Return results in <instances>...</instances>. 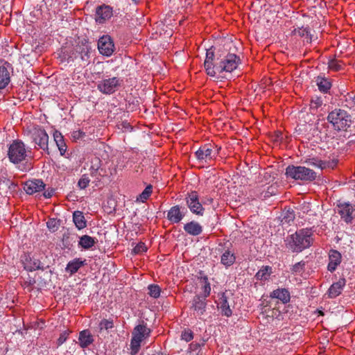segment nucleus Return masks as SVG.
Listing matches in <instances>:
<instances>
[{
    "label": "nucleus",
    "mask_w": 355,
    "mask_h": 355,
    "mask_svg": "<svg viewBox=\"0 0 355 355\" xmlns=\"http://www.w3.org/2000/svg\"><path fill=\"white\" fill-rule=\"evenodd\" d=\"M286 246L292 252H300L309 248L313 242L310 229H302L288 236Z\"/></svg>",
    "instance_id": "obj_1"
},
{
    "label": "nucleus",
    "mask_w": 355,
    "mask_h": 355,
    "mask_svg": "<svg viewBox=\"0 0 355 355\" xmlns=\"http://www.w3.org/2000/svg\"><path fill=\"white\" fill-rule=\"evenodd\" d=\"M327 121L336 131H348L352 124V116L345 110L334 109L328 114Z\"/></svg>",
    "instance_id": "obj_2"
},
{
    "label": "nucleus",
    "mask_w": 355,
    "mask_h": 355,
    "mask_svg": "<svg viewBox=\"0 0 355 355\" xmlns=\"http://www.w3.org/2000/svg\"><path fill=\"white\" fill-rule=\"evenodd\" d=\"M285 175L287 178L303 182H311L317 178L316 172L303 166L289 165L286 168Z\"/></svg>",
    "instance_id": "obj_3"
},
{
    "label": "nucleus",
    "mask_w": 355,
    "mask_h": 355,
    "mask_svg": "<svg viewBox=\"0 0 355 355\" xmlns=\"http://www.w3.org/2000/svg\"><path fill=\"white\" fill-rule=\"evenodd\" d=\"M150 333V329L147 327L146 323L144 321L133 329L130 342L131 355H136L139 352L141 342L148 338Z\"/></svg>",
    "instance_id": "obj_4"
},
{
    "label": "nucleus",
    "mask_w": 355,
    "mask_h": 355,
    "mask_svg": "<svg viewBox=\"0 0 355 355\" xmlns=\"http://www.w3.org/2000/svg\"><path fill=\"white\" fill-rule=\"evenodd\" d=\"M220 53L219 51L215 53L213 47L207 50L206 58L204 62V67L207 74L211 77H215L218 74H221V70L218 67H221Z\"/></svg>",
    "instance_id": "obj_5"
},
{
    "label": "nucleus",
    "mask_w": 355,
    "mask_h": 355,
    "mask_svg": "<svg viewBox=\"0 0 355 355\" xmlns=\"http://www.w3.org/2000/svg\"><path fill=\"white\" fill-rule=\"evenodd\" d=\"M8 157L10 162L17 164L26 159L27 151L24 142L19 139L13 140L8 150Z\"/></svg>",
    "instance_id": "obj_6"
},
{
    "label": "nucleus",
    "mask_w": 355,
    "mask_h": 355,
    "mask_svg": "<svg viewBox=\"0 0 355 355\" xmlns=\"http://www.w3.org/2000/svg\"><path fill=\"white\" fill-rule=\"evenodd\" d=\"M221 60V68L218 67V69L221 70V73H231L236 69H237L239 64L241 63L240 58L235 53H220Z\"/></svg>",
    "instance_id": "obj_7"
},
{
    "label": "nucleus",
    "mask_w": 355,
    "mask_h": 355,
    "mask_svg": "<svg viewBox=\"0 0 355 355\" xmlns=\"http://www.w3.org/2000/svg\"><path fill=\"white\" fill-rule=\"evenodd\" d=\"M122 82V80L116 77L105 78L98 83L97 88L103 94H111L118 90Z\"/></svg>",
    "instance_id": "obj_8"
},
{
    "label": "nucleus",
    "mask_w": 355,
    "mask_h": 355,
    "mask_svg": "<svg viewBox=\"0 0 355 355\" xmlns=\"http://www.w3.org/2000/svg\"><path fill=\"white\" fill-rule=\"evenodd\" d=\"M218 152L214 153L213 146L210 144H205L199 148L195 153V155L200 164H209L216 158Z\"/></svg>",
    "instance_id": "obj_9"
},
{
    "label": "nucleus",
    "mask_w": 355,
    "mask_h": 355,
    "mask_svg": "<svg viewBox=\"0 0 355 355\" xmlns=\"http://www.w3.org/2000/svg\"><path fill=\"white\" fill-rule=\"evenodd\" d=\"M185 200L187 207L193 214L199 216L203 215L205 209L199 201V196L197 191H193L188 193Z\"/></svg>",
    "instance_id": "obj_10"
},
{
    "label": "nucleus",
    "mask_w": 355,
    "mask_h": 355,
    "mask_svg": "<svg viewBox=\"0 0 355 355\" xmlns=\"http://www.w3.org/2000/svg\"><path fill=\"white\" fill-rule=\"evenodd\" d=\"M32 139L35 144L38 146V148L42 149L49 153V135L44 129L38 128L35 129L32 133ZM35 148H37L35 146Z\"/></svg>",
    "instance_id": "obj_11"
},
{
    "label": "nucleus",
    "mask_w": 355,
    "mask_h": 355,
    "mask_svg": "<svg viewBox=\"0 0 355 355\" xmlns=\"http://www.w3.org/2000/svg\"><path fill=\"white\" fill-rule=\"evenodd\" d=\"M98 49L101 54L110 56L114 51V44L110 35H105L101 37L98 41Z\"/></svg>",
    "instance_id": "obj_12"
},
{
    "label": "nucleus",
    "mask_w": 355,
    "mask_h": 355,
    "mask_svg": "<svg viewBox=\"0 0 355 355\" xmlns=\"http://www.w3.org/2000/svg\"><path fill=\"white\" fill-rule=\"evenodd\" d=\"M336 207L340 218L347 224L352 223L354 220L352 214L355 210L353 206L349 202H340Z\"/></svg>",
    "instance_id": "obj_13"
},
{
    "label": "nucleus",
    "mask_w": 355,
    "mask_h": 355,
    "mask_svg": "<svg viewBox=\"0 0 355 355\" xmlns=\"http://www.w3.org/2000/svg\"><path fill=\"white\" fill-rule=\"evenodd\" d=\"M191 309L196 317L204 315L207 309V297L200 295H195L191 301Z\"/></svg>",
    "instance_id": "obj_14"
},
{
    "label": "nucleus",
    "mask_w": 355,
    "mask_h": 355,
    "mask_svg": "<svg viewBox=\"0 0 355 355\" xmlns=\"http://www.w3.org/2000/svg\"><path fill=\"white\" fill-rule=\"evenodd\" d=\"M187 209L180 205L173 206L167 213V219L173 224L179 223L185 216Z\"/></svg>",
    "instance_id": "obj_15"
},
{
    "label": "nucleus",
    "mask_w": 355,
    "mask_h": 355,
    "mask_svg": "<svg viewBox=\"0 0 355 355\" xmlns=\"http://www.w3.org/2000/svg\"><path fill=\"white\" fill-rule=\"evenodd\" d=\"M45 184L42 180L34 179L28 180L24 183V189L27 194L32 195L35 193L43 191L45 189Z\"/></svg>",
    "instance_id": "obj_16"
},
{
    "label": "nucleus",
    "mask_w": 355,
    "mask_h": 355,
    "mask_svg": "<svg viewBox=\"0 0 355 355\" xmlns=\"http://www.w3.org/2000/svg\"><path fill=\"white\" fill-rule=\"evenodd\" d=\"M308 165H311L318 168H320V169H326V168H334L337 165V160H329V161H323L318 157H312L307 159L304 162Z\"/></svg>",
    "instance_id": "obj_17"
},
{
    "label": "nucleus",
    "mask_w": 355,
    "mask_h": 355,
    "mask_svg": "<svg viewBox=\"0 0 355 355\" xmlns=\"http://www.w3.org/2000/svg\"><path fill=\"white\" fill-rule=\"evenodd\" d=\"M13 68L8 62H5L3 65L0 66V89L6 88L10 82V70L12 71Z\"/></svg>",
    "instance_id": "obj_18"
},
{
    "label": "nucleus",
    "mask_w": 355,
    "mask_h": 355,
    "mask_svg": "<svg viewBox=\"0 0 355 355\" xmlns=\"http://www.w3.org/2000/svg\"><path fill=\"white\" fill-rule=\"evenodd\" d=\"M112 16V8L106 5L99 6L96 9V21L99 24L104 23Z\"/></svg>",
    "instance_id": "obj_19"
},
{
    "label": "nucleus",
    "mask_w": 355,
    "mask_h": 355,
    "mask_svg": "<svg viewBox=\"0 0 355 355\" xmlns=\"http://www.w3.org/2000/svg\"><path fill=\"white\" fill-rule=\"evenodd\" d=\"M22 261L24 268L28 271H34L37 270H44L45 269L38 259L31 257L29 255L25 254Z\"/></svg>",
    "instance_id": "obj_20"
},
{
    "label": "nucleus",
    "mask_w": 355,
    "mask_h": 355,
    "mask_svg": "<svg viewBox=\"0 0 355 355\" xmlns=\"http://www.w3.org/2000/svg\"><path fill=\"white\" fill-rule=\"evenodd\" d=\"M228 300L229 297L225 292L219 294L218 308L220 309L223 315L229 318L232 315V311Z\"/></svg>",
    "instance_id": "obj_21"
},
{
    "label": "nucleus",
    "mask_w": 355,
    "mask_h": 355,
    "mask_svg": "<svg viewBox=\"0 0 355 355\" xmlns=\"http://www.w3.org/2000/svg\"><path fill=\"white\" fill-rule=\"evenodd\" d=\"M342 255L341 254L336 250H330L329 252V263L327 266V269L331 272H333L336 270V268L341 263Z\"/></svg>",
    "instance_id": "obj_22"
},
{
    "label": "nucleus",
    "mask_w": 355,
    "mask_h": 355,
    "mask_svg": "<svg viewBox=\"0 0 355 355\" xmlns=\"http://www.w3.org/2000/svg\"><path fill=\"white\" fill-rule=\"evenodd\" d=\"M346 284L345 278H340L337 282L334 283L329 288L327 295L329 298H335L341 294L344 286Z\"/></svg>",
    "instance_id": "obj_23"
},
{
    "label": "nucleus",
    "mask_w": 355,
    "mask_h": 355,
    "mask_svg": "<svg viewBox=\"0 0 355 355\" xmlns=\"http://www.w3.org/2000/svg\"><path fill=\"white\" fill-rule=\"evenodd\" d=\"M270 297L272 299H278L283 304H287L290 302L291 295L288 289L284 288H278L270 293Z\"/></svg>",
    "instance_id": "obj_24"
},
{
    "label": "nucleus",
    "mask_w": 355,
    "mask_h": 355,
    "mask_svg": "<svg viewBox=\"0 0 355 355\" xmlns=\"http://www.w3.org/2000/svg\"><path fill=\"white\" fill-rule=\"evenodd\" d=\"M184 230L191 236H198L202 232V227L195 220L190 221L184 225Z\"/></svg>",
    "instance_id": "obj_25"
},
{
    "label": "nucleus",
    "mask_w": 355,
    "mask_h": 355,
    "mask_svg": "<svg viewBox=\"0 0 355 355\" xmlns=\"http://www.w3.org/2000/svg\"><path fill=\"white\" fill-rule=\"evenodd\" d=\"M79 345L82 348H86L94 342L93 336L88 329L83 330L79 334Z\"/></svg>",
    "instance_id": "obj_26"
},
{
    "label": "nucleus",
    "mask_w": 355,
    "mask_h": 355,
    "mask_svg": "<svg viewBox=\"0 0 355 355\" xmlns=\"http://www.w3.org/2000/svg\"><path fill=\"white\" fill-rule=\"evenodd\" d=\"M86 260H81L79 258L74 259L69 261L66 267V271L69 272L71 275L75 274L80 269V267L85 264Z\"/></svg>",
    "instance_id": "obj_27"
},
{
    "label": "nucleus",
    "mask_w": 355,
    "mask_h": 355,
    "mask_svg": "<svg viewBox=\"0 0 355 355\" xmlns=\"http://www.w3.org/2000/svg\"><path fill=\"white\" fill-rule=\"evenodd\" d=\"M315 82L318 89L322 93H328L332 86L331 82L325 77L318 76Z\"/></svg>",
    "instance_id": "obj_28"
},
{
    "label": "nucleus",
    "mask_w": 355,
    "mask_h": 355,
    "mask_svg": "<svg viewBox=\"0 0 355 355\" xmlns=\"http://www.w3.org/2000/svg\"><path fill=\"white\" fill-rule=\"evenodd\" d=\"M53 139L60 150V155H64L67 151V146L60 132L55 130Z\"/></svg>",
    "instance_id": "obj_29"
},
{
    "label": "nucleus",
    "mask_w": 355,
    "mask_h": 355,
    "mask_svg": "<svg viewBox=\"0 0 355 355\" xmlns=\"http://www.w3.org/2000/svg\"><path fill=\"white\" fill-rule=\"evenodd\" d=\"M236 261V256L233 252L230 250H226L222 254L220 257V262L225 266H232Z\"/></svg>",
    "instance_id": "obj_30"
},
{
    "label": "nucleus",
    "mask_w": 355,
    "mask_h": 355,
    "mask_svg": "<svg viewBox=\"0 0 355 355\" xmlns=\"http://www.w3.org/2000/svg\"><path fill=\"white\" fill-rule=\"evenodd\" d=\"M272 273V268L269 266H263L256 273L255 278L259 281H266L270 278V275Z\"/></svg>",
    "instance_id": "obj_31"
},
{
    "label": "nucleus",
    "mask_w": 355,
    "mask_h": 355,
    "mask_svg": "<svg viewBox=\"0 0 355 355\" xmlns=\"http://www.w3.org/2000/svg\"><path fill=\"white\" fill-rule=\"evenodd\" d=\"M73 220L76 227L78 230L85 228L87 225V221L83 216V213L80 211H76L73 214Z\"/></svg>",
    "instance_id": "obj_32"
},
{
    "label": "nucleus",
    "mask_w": 355,
    "mask_h": 355,
    "mask_svg": "<svg viewBox=\"0 0 355 355\" xmlns=\"http://www.w3.org/2000/svg\"><path fill=\"white\" fill-rule=\"evenodd\" d=\"M76 51L80 54V59L84 63L89 62L90 48L88 46H79L76 49Z\"/></svg>",
    "instance_id": "obj_33"
},
{
    "label": "nucleus",
    "mask_w": 355,
    "mask_h": 355,
    "mask_svg": "<svg viewBox=\"0 0 355 355\" xmlns=\"http://www.w3.org/2000/svg\"><path fill=\"white\" fill-rule=\"evenodd\" d=\"M96 243V240L88 235H83L80 238L79 245L85 250H88L93 247Z\"/></svg>",
    "instance_id": "obj_34"
},
{
    "label": "nucleus",
    "mask_w": 355,
    "mask_h": 355,
    "mask_svg": "<svg viewBox=\"0 0 355 355\" xmlns=\"http://www.w3.org/2000/svg\"><path fill=\"white\" fill-rule=\"evenodd\" d=\"M328 68L334 71H339L343 69V63L341 60L332 58L328 62Z\"/></svg>",
    "instance_id": "obj_35"
},
{
    "label": "nucleus",
    "mask_w": 355,
    "mask_h": 355,
    "mask_svg": "<svg viewBox=\"0 0 355 355\" xmlns=\"http://www.w3.org/2000/svg\"><path fill=\"white\" fill-rule=\"evenodd\" d=\"M294 33L300 37H304L306 39V42L308 43L311 42L312 37L310 33V31L308 28H299L297 29L294 30Z\"/></svg>",
    "instance_id": "obj_36"
},
{
    "label": "nucleus",
    "mask_w": 355,
    "mask_h": 355,
    "mask_svg": "<svg viewBox=\"0 0 355 355\" xmlns=\"http://www.w3.org/2000/svg\"><path fill=\"white\" fill-rule=\"evenodd\" d=\"M153 192V186L151 184L148 185L145 189L139 195V196L137 198V201H141L142 202H146Z\"/></svg>",
    "instance_id": "obj_37"
},
{
    "label": "nucleus",
    "mask_w": 355,
    "mask_h": 355,
    "mask_svg": "<svg viewBox=\"0 0 355 355\" xmlns=\"http://www.w3.org/2000/svg\"><path fill=\"white\" fill-rule=\"evenodd\" d=\"M200 282L203 284L202 286L203 295L202 296L207 297L209 296L211 293V286L210 283L209 282L208 277L206 275L201 277Z\"/></svg>",
    "instance_id": "obj_38"
},
{
    "label": "nucleus",
    "mask_w": 355,
    "mask_h": 355,
    "mask_svg": "<svg viewBox=\"0 0 355 355\" xmlns=\"http://www.w3.org/2000/svg\"><path fill=\"white\" fill-rule=\"evenodd\" d=\"M148 295L153 298H158L160 295L161 288L157 284H150L148 286Z\"/></svg>",
    "instance_id": "obj_39"
},
{
    "label": "nucleus",
    "mask_w": 355,
    "mask_h": 355,
    "mask_svg": "<svg viewBox=\"0 0 355 355\" xmlns=\"http://www.w3.org/2000/svg\"><path fill=\"white\" fill-rule=\"evenodd\" d=\"M204 345V342L202 344L197 342H192L189 345V352L190 353H195L196 355H202L201 346Z\"/></svg>",
    "instance_id": "obj_40"
},
{
    "label": "nucleus",
    "mask_w": 355,
    "mask_h": 355,
    "mask_svg": "<svg viewBox=\"0 0 355 355\" xmlns=\"http://www.w3.org/2000/svg\"><path fill=\"white\" fill-rule=\"evenodd\" d=\"M99 330L101 331L103 329L108 330L114 327V323L112 320L103 319L98 325Z\"/></svg>",
    "instance_id": "obj_41"
},
{
    "label": "nucleus",
    "mask_w": 355,
    "mask_h": 355,
    "mask_svg": "<svg viewBox=\"0 0 355 355\" xmlns=\"http://www.w3.org/2000/svg\"><path fill=\"white\" fill-rule=\"evenodd\" d=\"M315 128L320 132H327L328 128V123L324 119H318L315 123Z\"/></svg>",
    "instance_id": "obj_42"
},
{
    "label": "nucleus",
    "mask_w": 355,
    "mask_h": 355,
    "mask_svg": "<svg viewBox=\"0 0 355 355\" xmlns=\"http://www.w3.org/2000/svg\"><path fill=\"white\" fill-rule=\"evenodd\" d=\"M193 338V333L190 329H185L182 331L181 339L189 342Z\"/></svg>",
    "instance_id": "obj_43"
},
{
    "label": "nucleus",
    "mask_w": 355,
    "mask_h": 355,
    "mask_svg": "<svg viewBox=\"0 0 355 355\" xmlns=\"http://www.w3.org/2000/svg\"><path fill=\"white\" fill-rule=\"evenodd\" d=\"M304 266H305V262L304 261H300L295 265L293 266L291 268V272L293 273L299 274L304 270Z\"/></svg>",
    "instance_id": "obj_44"
},
{
    "label": "nucleus",
    "mask_w": 355,
    "mask_h": 355,
    "mask_svg": "<svg viewBox=\"0 0 355 355\" xmlns=\"http://www.w3.org/2000/svg\"><path fill=\"white\" fill-rule=\"evenodd\" d=\"M89 182H90V180H89V177L87 176V175L84 174L82 175L80 179L78 180V185L81 189H85L88 186Z\"/></svg>",
    "instance_id": "obj_45"
},
{
    "label": "nucleus",
    "mask_w": 355,
    "mask_h": 355,
    "mask_svg": "<svg viewBox=\"0 0 355 355\" xmlns=\"http://www.w3.org/2000/svg\"><path fill=\"white\" fill-rule=\"evenodd\" d=\"M295 219V214L293 211H288L284 217L282 219V222L283 223L289 224L291 222H293Z\"/></svg>",
    "instance_id": "obj_46"
},
{
    "label": "nucleus",
    "mask_w": 355,
    "mask_h": 355,
    "mask_svg": "<svg viewBox=\"0 0 355 355\" xmlns=\"http://www.w3.org/2000/svg\"><path fill=\"white\" fill-rule=\"evenodd\" d=\"M47 227L51 232H55L58 230L59 222L55 218H50L46 223Z\"/></svg>",
    "instance_id": "obj_47"
},
{
    "label": "nucleus",
    "mask_w": 355,
    "mask_h": 355,
    "mask_svg": "<svg viewBox=\"0 0 355 355\" xmlns=\"http://www.w3.org/2000/svg\"><path fill=\"white\" fill-rule=\"evenodd\" d=\"M69 332L70 331H64L60 334L58 339L57 340L58 346H60L67 340L68 336L69 335Z\"/></svg>",
    "instance_id": "obj_48"
},
{
    "label": "nucleus",
    "mask_w": 355,
    "mask_h": 355,
    "mask_svg": "<svg viewBox=\"0 0 355 355\" xmlns=\"http://www.w3.org/2000/svg\"><path fill=\"white\" fill-rule=\"evenodd\" d=\"M147 250V247L144 243H139L133 249L135 254H140Z\"/></svg>",
    "instance_id": "obj_49"
},
{
    "label": "nucleus",
    "mask_w": 355,
    "mask_h": 355,
    "mask_svg": "<svg viewBox=\"0 0 355 355\" xmlns=\"http://www.w3.org/2000/svg\"><path fill=\"white\" fill-rule=\"evenodd\" d=\"M74 141H77L78 139H82L85 137V132L80 130H75L72 132L71 135Z\"/></svg>",
    "instance_id": "obj_50"
},
{
    "label": "nucleus",
    "mask_w": 355,
    "mask_h": 355,
    "mask_svg": "<svg viewBox=\"0 0 355 355\" xmlns=\"http://www.w3.org/2000/svg\"><path fill=\"white\" fill-rule=\"evenodd\" d=\"M311 103L312 107L317 109L322 105L323 101L320 97L317 96L311 99Z\"/></svg>",
    "instance_id": "obj_51"
},
{
    "label": "nucleus",
    "mask_w": 355,
    "mask_h": 355,
    "mask_svg": "<svg viewBox=\"0 0 355 355\" xmlns=\"http://www.w3.org/2000/svg\"><path fill=\"white\" fill-rule=\"evenodd\" d=\"M53 190L51 189V191H45L44 192L43 195L46 198H50L53 196Z\"/></svg>",
    "instance_id": "obj_52"
},
{
    "label": "nucleus",
    "mask_w": 355,
    "mask_h": 355,
    "mask_svg": "<svg viewBox=\"0 0 355 355\" xmlns=\"http://www.w3.org/2000/svg\"><path fill=\"white\" fill-rule=\"evenodd\" d=\"M263 304L265 306H268V302H266V300L263 302Z\"/></svg>",
    "instance_id": "obj_53"
},
{
    "label": "nucleus",
    "mask_w": 355,
    "mask_h": 355,
    "mask_svg": "<svg viewBox=\"0 0 355 355\" xmlns=\"http://www.w3.org/2000/svg\"><path fill=\"white\" fill-rule=\"evenodd\" d=\"M140 0H132L135 3H137Z\"/></svg>",
    "instance_id": "obj_54"
},
{
    "label": "nucleus",
    "mask_w": 355,
    "mask_h": 355,
    "mask_svg": "<svg viewBox=\"0 0 355 355\" xmlns=\"http://www.w3.org/2000/svg\"><path fill=\"white\" fill-rule=\"evenodd\" d=\"M353 101H354V103L355 104V95H354V97L353 98Z\"/></svg>",
    "instance_id": "obj_55"
}]
</instances>
